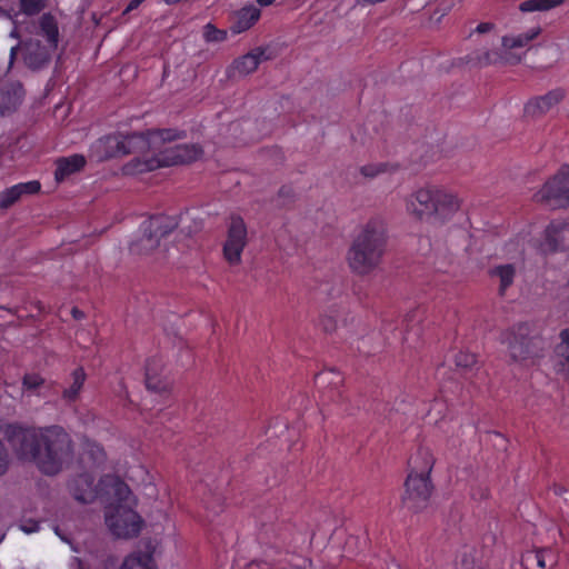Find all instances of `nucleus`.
<instances>
[{
  "label": "nucleus",
  "mask_w": 569,
  "mask_h": 569,
  "mask_svg": "<svg viewBox=\"0 0 569 569\" xmlns=\"http://www.w3.org/2000/svg\"><path fill=\"white\" fill-rule=\"evenodd\" d=\"M3 436L18 460L36 465L46 476L58 475L73 459V441L60 426L36 429L9 423Z\"/></svg>",
  "instance_id": "nucleus-1"
},
{
  "label": "nucleus",
  "mask_w": 569,
  "mask_h": 569,
  "mask_svg": "<svg viewBox=\"0 0 569 569\" xmlns=\"http://www.w3.org/2000/svg\"><path fill=\"white\" fill-rule=\"evenodd\" d=\"M386 247L385 222L379 218L370 219L355 237L347 252L349 268L356 274H369L380 264Z\"/></svg>",
  "instance_id": "nucleus-2"
},
{
  "label": "nucleus",
  "mask_w": 569,
  "mask_h": 569,
  "mask_svg": "<svg viewBox=\"0 0 569 569\" xmlns=\"http://www.w3.org/2000/svg\"><path fill=\"white\" fill-rule=\"evenodd\" d=\"M106 482L111 488L110 493L113 499L104 511L107 526L118 538L137 537L143 520L133 510L136 499L129 486L119 477H107Z\"/></svg>",
  "instance_id": "nucleus-3"
},
{
  "label": "nucleus",
  "mask_w": 569,
  "mask_h": 569,
  "mask_svg": "<svg viewBox=\"0 0 569 569\" xmlns=\"http://www.w3.org/2000/svg\"><path fill=\"white\" fill-rule=\"evenodd\" d=\"M421 458L425 466L418 473L410 472L405 481V493L402 496V505L411 512L418 513L425 510L433 490L430 480V472L433 467V458L428 450H419L416 458H410L409 462L417 467V460Z\"/></svg>",
  "instance_id": "nucleus-4"
},
{
  "label": "nucleus",
  "mask_w": 569,
  "mask_h": 569,
  "mask_svg": "<svg viewBox=\"0 0 569 569\" xmlns=\"http://www.w3.org/2000/svg\"><path fill=\"white\" fill-rule=\"evenodd\" d=\"M508 351L512 361L533 365L542 357L543 340L529 322H519L508 331Z\"/></svg>",
  "instance_id": "nucleus-5"
},
{
  "label": "nucleus",
  "mask_w": 569,
  "mask_h": 569,
  "mask_svg": "<svg viewBox=\"0 0 569 569\" xmlns=\"http://www.w3.org/2000/svg\"><path fill=\"white\" fill-rule=\"evenodd\" d=\"M178 216L163 213L151 216L143 222L142 236L130 244V251L134 254H149L160 246V240L179 227Z\"/></svg>",
  "instance_id": "nucleus-6"
},
{
  "label": "nucleus",
  "mask_w": 569,
  "mask_h": 569,
  "mask_svg": "<svg viewBox=\"0 0 569 569\" xmlns=\"http://www.w3.org/2000/svg\"><path fill=\"white\" fill-rule=\"evenodd\" d=\"M535 198L553 209L569 207V166L563 167L546 181Z\"/></svg>",
  "instance_id": "nucleus-7"
},
{
  "label": "nucleus",
  "mask_w": 569,
  "mask_h": 569,
  "mask_svg": "<svg viewBox=\"0 0 569 569\" xmlns=\"http://www.w3.org/2000/svg\"><path fill=\"white\" fill-rule=\"evenodd\" d=\"M201 147L197 144H174L164 147L153 158L144 162L146 170L160 167L186 164L196 161L202 156Z\"/></svg>",
  "instance_id": "nucleus-8"
},
{
  "label": "nucleus",
  "mask_w": 569,
  "mask_h": 569,
  "mask_svg": "<svg viewBox=\"0 0 569 569\" xmlns=\"http://www.w3.org/2000/svg\"><path fill=\"white\" fill-rule=\"evenodd\" d=\"M247 243V228L241 217L232 218L228 229V238L223 246V254L230 264L241 261V252Z\"/></svg>",
  "instance_id": "nucleus-9"
},
{
  "label": "nucleus",
  "mask_w": 569,
  "mask_h": 569,
  "mask_svg": "<svg viewBox=\"0 0 569 569\" xmlns=\"http://www.w3.org/2000/svg\"><path fill=\"white\" fill-rule=\"evenodd\" d=\"M408 210L418 219H433L435 190L420 189L408 201Z\"/></svg>",
  "instance_id": "nucleus-10"
},
{
  "label": "nucleus",
  "mask_w": 569,
  "mask_h": 569,
  "mask_svg": "<svg viewBox=\"0 0 569 569\" xmlns=\"http://www.w3.org/2000/svg\"><path fill=\"white\" fill-rule=\"evenodd\" d=\"M24 96L23 86L18 81L7 82L0 87V114L14 112Z\"/></svg>",
  "instance_id": "nucleus-11"
},
{
  "label": "nucleus",
  "mask_w": 569,
  "mask_h": 569,
  "mask_svg": "<svg viewBox=\"0 0 569 569\" xmlns=\"http://www.w3.org/2000/svg\"><path fill=\"white\" fill-rule=\"evenodd\" d=\"M156 545L151 539L144 541V550H139L127 556L120 569H158L153 555Z\"/></svg>",
  "instance_id": "nucleus-12"
},
{
  "label": "nucleus",
  "mask_w": 569,
  "mask_h": 569,
  "mask_svg": "<svg viewBox=\"0 0 569 569\" xmlns=\"http://www.w3.org/2000/svg\"><path fill=\"white\" fill-rule=\"evenodd\" d=\"M563 97L565 92L561 89L551 90L545 96L530 100L526 104L525 112L531 117H540L558 104Z\"/></svg>",
  "instance_id": "nucleus-13"
},
{
  "label": "nucleus",
  "mask_w": 569,
  "mask_h": 569,
  "mask_svg": "<svg viewBox=\"0 0 569 569\" xmlns=\"http://www.w3.org/2000/svg\"><path fill=\"white\" fill-rule=\"evenodd\" d=\"M144 369V382L148 390L156 393H163L169 390L168 381L160 377V372L162 370L161 359H148Z\"/></svg>",
  "instance_id": "nucleus-14"
},
{
  "label": "nucleus",
  "mask_w": 569,
  "mask_h": 569,
  "mask_svg": "<svg viewBox=\"0 0 569 569\" xmlns=\"http://www.w3.org/2000/svg\"><path fill=\"white\" fill-rule=\"evenodd\" d=\"M458 209L459 201L455 196L435 189V220H439L440 222H442Z\"/></svg>",
  "instance_id": "nucleus-15"
},
{
  "label": "nucleus",
  "mask_w": 569,
  "mask_h": 569,
  "mask_svg": "<svg viewBox=\"0 0 569 569\" xmlns=\"http://www.w3.org/2000/svg\"><path fill=\"white\" fill-rule=\"evenodd\" d=\"M87 161L82 154H72L70 157H62L56 161L54 178L58 182L63 181L69 176L81 171Z\"/></svg>",
  "instance_id": "nucleus-16"
},
{
  "label": "nucleus",
  "mask_w": 569,
  "mask_h": 569,
  "mask_svg": "<svg viewBox=\"0 0 569 569\" xmlns=\"http://www.w3.org/2000/svg\"><path fill=\"white\" fill-rule=\"evenodd\" d=\"M68 488L72 497L81 503H89L96 497L92 490V480L88 475L77 476L70 481Z\"/></svg>",
  "instance_id": "nucleus-17"
},
{
  "label": "nucleus",
  "mask_w": 569,
  "mask_h": 569,
  "mask_svg": "<svg viewBox=\"0 0 569 569\" xmlns=\"http://www.w3.org/2000/svg\"><path fill=\"white\" fill-rule=\"evenodd\" d=\"M560 342L555 348L556 371L569 380V328L559 333Z\"/></svg>",
  "instance_id": "nucleus-18"
},
{
  "label": "nucleus",
  "mask_w": 569,
  "mask_h": 569,
  "mask_svg": "<svg viewBox=\"0 0 569 569\" xmlns=\"http://www.w3.org/2000/svg\"><path fill=\"white\" fill-rule=\"evenodd\" d=\"M555 552L550 548H541L536 550L527 551L522 558L521 562L527 569H533L538 567L540 569H545L548 563H556Z\"/></svg>",
  "instance_id": "nucleus-19"
},
{
  "label": "nucleus",
  "mask_w": 569,
  "mask_h": 569,
  "mask_svg": "<svg viewBox=\"0 0 569 569\" xmlns=\"http://www.w3.org/2000/svg\"><path fill=\"white\" fill-rule=\"evenodd\" d=\"M260 9L254 6H247L240 9L234 14V21L232 22L230 30L233 33H240L250 29L260 18Z\"/></svg>",
  "instance_id": "nucleus-20"
},
{
  "label": "nucleus",
  "mask_w": 569,
  "mask_h": 569,
  "mask_svg": "<svg viewBox=\"0 0 569 569\" xmlns=\"http://www.w3.org/2000/svg\"><path fill=\"white\" fill-rule=\"evenodd\" d=\"M39 34L46 38L49 46L58 47L59 27L57 18L51 12H44L38 20Z\"/></svg>",
  "instance_id": "nucleus-21"
},
{
  "label": "nucleus",
  "mask_w": 569,
  "mask_h": 569,
  "mask_svg": "<svg viewBox=\"0 0 569 569\" xmlns=\"http://www.w3.org/2000/svg\"><path fill=\"white\" fill-rule=\"evenodd\" d=\"M562 228L549 224L545 230L543 240L540 243V250L545 254L555 253L559 250H563L565 241L561 234Z\"/></svg>",
  "instance_id": "nucleus-22"
},
{
  "label": "nucleus",
  "mask_w": 569,
  "mask_h": 569,
  "mask_svg": "<svg viewBox=\"0 0 569 569\" xmlns=\"http://www.w3.org/2000/svg\"><path fill=\"white\" fill-rule=\"evenodd\" d=\"M50 58L47 47L42 46L39 40L34 42L30 41L26 54V62L31 69L39 70L43 68L49 63Z\"/></svg>",
  "instance_id": "nucleus-23"
},
{
  "label": "nucleus",
  "mask_w": 569,
  "mask_h": 569,
  "mask_svg": "<svg viewBox=\"0 0 569 569\" xmlns=\"http://www.w3.org/2000/svg\"><path fill=\"white\" fill-rule=\"evenodd\" d=\"M102 151L101 159H111L126 156L122 134H109L99 140Z\"/></svg>",
  "instance_id": "nucleus-24"
},
{
  "label": "nucleus",
  "mask_w": 569,
  "mask_h": 569,
  "mask_svg": "<svg viewBox=\"0 0 569 569\" xmlns=\"http://www.w3.org/2000/svg\"><path fill=\"white\" fill-rule=\"evenodd\" d=\"M123 146L126 156L152 150L148 133L144 132L123 136Z\"/></svg>",
  "instance_id": "nucleus-25"
},
{
  "label": "nucleus",
  "mask_w": 569,
  "mask_h": 569,
  "mask_svg": "<svg viewBox=\"0 0 569 569\" xmlns=\"http://www.w3.org/2000/svg\"><path fill=\"white\" fill-rule=\"evenodd\" d=\"M152 151L163 150L166 142H171L178 138V134L172 129H162L148 131Z\"/></svg>",
  "instance_id": "nucleus-26"
},
{
  "label": "nucleus",
  "mask_w": 569,
  "mask_h": 569,
  "mask_svg": "<svg viewBox=\"0 0 569 569\" xmlns=\"http://www.w3.org/2000/svg\"><path fill=\"white\" fill-rule=\"evenodd\" d=\"M491 274L499 277V279H500L499 295L503 296L507 288L510 287L513 282L516 270L512 264H502V266L496 267L491 271Z\"/></svg>",
  "instance_id": "nucleus-27"
},
{
  "label": "nucleus",
  "mask_w": 569,
  "mask_h": 569,
  "mask_svg": "<svg viewBox=\"0 0 569 569\" xmlns=\"http://www.w3.org/2000/svg\"><path fill=\"white\" fill-rule=\"evenodd\" d=\"M565 3V0H526L519 4L522 12L547 11Z\"/></svg>",
  "instance_id": "nucleus-28"
},
{
  "label": "nucleus",
  "mask_w": 569,
  "mask_h": 569,
  "mask_svg": "<svg viewBox=\"0 0 569 569\" xmlns=\"http://www.w3.org/2000/svg\"><path fill=\"white\" fill-rule=\"evenodd\" d=\"M258 60L256 56L248 52L247 54L236 59L232 63V69L241 76H247L258 68Z\"/></svg>",
  "instance_id": "nucleus-29"
},
{
  "label": "nucleus",
  "mask_w": 569,
  "mask_h": 569,
  "mask_svg": "<svg viewBox=\"0 0 569 569\" xmlns=\"http://www.w3.org/2000/svg\"><path fill=\"white\" fill-rule=\"evenodd\" d=\"M73 382L70 388H67L63 390V398L68 401H73L77 399L80 389L83 386V382L86 380V372L82 368H77L72 372Z\"/></svg>",
  "instance_id": "nucleus-30"
},
{
  "label": "nucleus",
  "mask_w": 569,
  "mask_h": 569,
  "mask_svg": "<svg viewBox=\"0 0 569 569\" xmlns=\"http://www.w3.org/2000/svg\"><path fill=\"white\" fill-rule=\"evenodd\" d=\"M477 363V356L475 353L459 351L455 355V366L463 375L470 372Z\"/></svg>",
  "instance_id": "nucleus-31"
},
{
  "label": "nucleus",
  "mask_w": 569,
  "mask_h": 569,
  "mask_svg": "<svg viewBox=\"0 0 569 569\" xmlns=\"http://www.w3.org/2000/svg\"><path fill=\"white\" fill-rule=\"evenodd\" d=\"M47 7V0H19L17 13L26 17H34L41 13Z\"/></svg>",
  "instance_id": "nucleus-32"
},
{
  "label": "nucleus",
  "mask_w": 569,
  "mask_h": 569,
  "mask_svg": "<svg viewBox=\"0 0 569 569\" xmlns=\"http://www.w3.org/2000/svg\"><path fill=\"white\" fill-rule=\"evenodd\" d=\"M505 59L506 62L508 63H511V64H516V63H519L520 62V58H516V57H502L500 53L498 52H491V51H486L483 52V54L481 57H479V62L481 64H495L497 63L499 60H502Z\"/></svg>",
  "instance_id": "nucleus-33"
},
{
  "label": "nucleus",
  "mask_w": 569,
  "mask_h": 569,
  "mask_svg": "<svg viewBox=\"0 0 569 569\" xmlns=\"http://www.w3.org/2000/svg\"><path fill=\"white\" fill-rule=\"evenodd\" d=\"M203 38L207 42H222L227 38V31L218 29L212 23H207L203 27Z\"/></svg>",
  "instance_id": "nucleus-34"
},
{
  "label": "nucleus",
  "mask_w": 569,
  "mask_h": 569,
  "mask_svg": "<svg viewBox=\"0 0 569 569\" xmlns=\"http://www.w3.org/2000/svg\"><path fill=\"white\" fill-rule=\"evenodd\" d=\"M21 197L14 186L0 192V209H8L19 201Z\"/></svg>",
  "instance_id": "nucleus-35"
},
{
  "label": "nucleus",
  "mask_w": 569,
  "mask_h": 569,
  "mask_svg": "<svg viewBox=\"0 0 569 569\" xmlns=\"http://www.w3.org/2000/svg\"><path fill=\"white\" fill-rule=\"evenodd\" d=\"M46 380L38 373H26L22 378L24 389L36 391L44 385Z\"/></svg>",
  "instance_id": "nucleus-36"
},
{
  "label": "nucleus",
  "mask_w": 569,
  "mask_h": 569,
  "mask_svg": "<svg viewBox=\"0 0 569 569\" xmlns=\"http://www.w3.org/2000/svg\"><path fill=\"white\" fill-rule=\"evenodd\" d=\"M501 43L505 49H515L527 46L529 41L528 38L523 37V33H521L517 37L505 36L502 37Z\"/></svg>",
  "instance_id": "nucleus-37"
},
{
  "label": "nucleus",
  "mask_w": 569,
  "mask_h": 569,
  "mask_svg": "<svg viewBox=\"0 0 569 569\" xmlns=\"http://www.w3.org/2000/svg\"><path fill=\"white\" fill-rule=\"evenodd\" d=\"M19 192V196L36 194L40 191L41 184L37 180L29 182L18 183L14 186Z\"/></svg>",
  "instance_id": "nucleus-38"
},
{
  "label": "nucleus",
  "mask_w": 569,
  "mask_h": 569,
  "mask_svg": "<svg viewBox=\"0 0 569 569\" xmlns=\"http://www.w3.org/2000/svg\"><path fill=\"white\" fill-rule=\"evenodd\" d=\"M387 168L386 163H378V164H366L360 168V172L366 178H375L379 173L385 172Z\"/></svg>",
  "instance_id": "nucleus-39"
},
{
  "label": "nucleus",
  "mask_w": 569,
  "mask_h": 569,
  "mask_svg": "<svg viewBox=\"0 0 569 569\" xmlns=\"http://www.w3.org/2000/svg\"><path fill=\"white\" fill-rule=\"evenodd\" d=\"M295 190L290 186H282L278 191V198L282 199L281 206L290 204L295 201Z\"/></svg>",
  "instance_id": "nucleus-40"
},
{
  "label": "nucleus",
  "mask_w": 569,
  "mask_h": 569,
  "mask_svg": "<svg viewBox=\"0 0 569 569\" xmlns=\"http://www.w3.org/2000/svg\"><path fill=\"white\" fill-rule=\"evenodd\" d=\"M320 326L327 333H331L337 329V320L332 316L325 315L320 319Z\"/></svg>",
  "instance_id": "nucleus-41"
},
{
  "label": "nucleus",
  "mask_w": 569,
  "mask_h": 569,
  "mask_svg": "<svg viewBox=\"0 0 569 569\" xmlns=\"http://www.w3.org/2000/svg\"><path fill=\"white\" fill-rule=\"evenodd\" d=\"M9 467V456L4 445L0 441V476L4 475Z\"/></svg>",
  "instance_id": "nucleus-42"
},
{
  "label": "nucleus",
  "mask_w": 569,
  "mask_h": 569,
  "mask_svg": "<svg viewBox=\"0 0 569 569\" xmlns=\"http://www.w3.org/2000/svg\"><path fill=\"white\" fill-rule=\"evenodd\" d=\"M19 13H14L13 17L10 19L13 23V29L10 32V37L14 39H20L21 33L19 28L23 26V21L19 20Z\"/></svg>",
  "instance_id": "nucleus-43"
},
{
  "label": "nucleus",
  "mask_w": 569,
  "mask_h": 569,
  "mask_svg": "<svg viewBox=\"0 0 569 569\" xmlns=\"http://www.w3.org/2000/svg\"><path fill=\"white\" fill-rule=\"evenodd\" d=\"M20 528H21V530H23L27 533H32V532L38 531L39 522L31 520V519L26 520V521H22V523L20 525Z\"/></svg>",
  "instance_id": "nucleus-44"
},
{
  "label": "nucleus",
  "mask_w": 569,
  "mask_h": 569,
  "mask_svg": "<svg viewBox=\"0 0 569 569\" xmlns=\"http://www.w3.org/2000/svg\"><path fill=\"white\" fill-rule=\"evenodd\" d=\"M250 52H251V54L256 56V58L258 60V64H260L261 61H266V60L270 59V56L266 54L267 49H264V48L258 47V48H254L253 50H251Z\"/></svg>",
  "instance_id": "nucleus-45"
},
{
  "label": "nucleus",
  "mask_w": 569,
  "mask_h": 569,
  "mask_svg": "<svg viewBox=\"0 0 569 569\" xmlns=\"http://www.w3.org/2000/svg\"><path fill=\"white\" fill-rule=\"evenodd\" d=\"M495 28L496 26L492 22H481L477 26L475 31L482 34L492 31Z\"/></svg>",
  "instance_id": "nucleus-46"
},
{
  "label": "nucleus",
  "mask_w": 569,
  "mask_h": 569,
  "mask_svg": "<svg viewBox=\"0 0 569 569\" xmlns=\"http://www.w3.org/2000/svg\"><path fill=\"white\" fill-rule=\"evenodd\" d=\"M24 28V31L29 34H39V29H38V22H34V21H30V22H26L23 21V26Z\"/></svg>",
  "instance_id": "nucleus-47"
},
{
  "label": "nucleus",
  "mask_w": 569,
  "mask_h": 569,
  "mask_svg": "<svg viewBox=\"0 0 569 569\" xmlns=\"http://www.w3.org/2000/svg\"><path fill=\"white\" fill-rule=\"evenodd\" d=\"M540 33H541V28L536 27V28L529 30L528 32H525L523 37L528 38V41L530 42L531 40L536 39Z\"/></svg>",
  "instance_id": "nucleus-48"
},
{
  "label": "nucleus",
  "mask_w": 569,
  "mask_h": 569,
  "mask_svg": "<svg viewBox=\"0 0 569 569\" xmlns=\"http://www.w3.org/2000/svg\"><path fill=\"white\" fill-rule=\"evenodd\" d=\"M144 0H131L127 8L123 11V14H127L128 12L136 10Z\"/></svg>",
  "instance_id": "nucleus-49"
},
{
  "label": "nucleus",
  "mask_w": 569,
  "mask_h": 569,
  "mask_svg": "<svg viewBox=\"0 0 569 569\" xmlns=\"http://www.w3.org/2000/svg\"><path fill=\"white\" fill-rule=\"evenodd\" d=\"M71 312L74 319H82L84 317V313L78 308H73Z\"/></svg>",
  "instance_id": "nucleus-50"
},
{
  "label": "nucleus",
  "mask_w": 569,
  "mask_h": 569,
  "mask_svg": "<svg viewBox=\"0 0 569 569\" xmlns=\"http://www.w3.org/2000/svg\"><path fill=\"white\" fill-rule=\"evenodd\" d=\"M18 50H19V44L13 47V48H11V51H10V63H12L13 60L16 59Z\"/></svg>",
  "instance_id": "nucleus-51"
},
{
  "label": "nucleus",
  "mask_w": 569,
  "mask_h": 569,
  "mask_svg": "<svg viewBox=\"0 0 569 569\" xmlns=\"http://www.w3.org/2000/svg\"><path fill=\"white\" fill-rule=\"evenodd\" d=\"M0 17H6L8 19H11L13 17V14H11L10 11L0 7Z\"/></svg>",
  "instance_id": "nucleus-52"
},
{
  "label": "nucleus",
  "mask_w": 569,
  "mask_h": 569,
  "mask_svg": "<svg viewBox=\"0 0 569 569\" xmlns=\"http://www.w3.org/2000/svg\"><path fill=\"white\" fill-rule=\"evenodd\" d=\"M274 0H257L260 6L267 7L273 3Z\"/></svg>",
  "instance_id": "nucleus-53"
}]
</instances>
